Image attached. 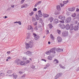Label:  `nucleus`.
I'll return each mask as SVG.
<instances>
[{"label": "nucleus", "instance_id": "obj_1", "mask_svg": "<svg viewBox=\"0 0 79 79\" xmlns=\"http://www.w3.org/2000/svg\"><path fill=\"white\" fill-rule=\"evenodd\" d=\"M26 48L27 49H29V48H32L34 47V45L32 43V42L31 41L29 42L28 43H27L26 44Z\"/></svg>", "mask_w": 79, "mask_h": 79}, {"label": "nucleus", "instance_id": "obj_2", "mask_svg": "<svg viewBox=\"0 0 79 79\" xmlns=\"http://www.w3.org/2000/svg\"><path fill=\"white\" fill-rule=\"evenodd\" d=\"M60 23L59 24L58 26L60 28H61L62 29H65V25H64V21H60Z\"/></svg>", "mask_w": 79, "mask_h": 79}, {"label": "nucleus", "instance_id": "obj_3", "mask_svg": "<svg viewBox=\"0 0 79 79\" xmlns=\"http://www.w3.org/2000/svg\"><path fill=\"white\" fill-rule=\"evenodd\" d=\"M68 32L67 31H64L62 33V35L63 37H67L68 36Z\"/></svg>", "mask_w": 79, "mask_h": 79}, {"label": "nucleus", "instance_id": "obj_4", "mask_svg": "<svg viewBox=\"0 0 79 79\" xmlns=\"http://www.w3.org/2000/svg\"><path fill=\"white\" fill-rule=\"evenodd\" d=\"M71 17H69L67 18L65 20V22L67 23H69L71 22Z\"/></svg>", "mask_w": 79, "mask_h": 79}, {"label": "nucleus", "instance_id": "obj_5", "mask_svg": "<svg viewBox=\"0 0 79 79\" xmlns=\"http://www.w3.org/2000/svg\"><path fill=\"white\" fill-rule=\"evenodd\" d=\"M65 16L64 15H59L58 17V18L60 19L61 20H63L62 21H64L65 19Z\"/></svg>", "mask_w": 79, "mask_h": 79}, {"label": "nucleus", "instance_id": "obj_6", "mask_svg": "<svg viewBox=\"0 0 79 79\" xmlns=\"http://www.w3.org/2000/svg\"><path fill=\"white\" fill-rule=\"evenodd\" d=\"M24 54L28 55V56H31L32 55V53L30 51H28L27 52L24 53Z\"/></svg>", "mask_w": 79, "mask_h": 79}, {"label": "nucleus", "instance_id": "obj_7", "mask_svg": "<svg viewBox=\"0 0 79 79\" xmlns=\"http://www.w3.org/2000/svg\"><path fill=\"white\" fill-rule=\"evenodd\" d=\"M15 63H17V65H20V63H21V60L19 59H16L15 61Z\"/></svg>", "mask_w": 79, "mask_h": 79}, {"label": "nucleus", "instance_id": "obj_8", "mask_svg": "<svg viewBox=\"0 0 79 79\" xmlns=\"http://www.w3.org/2000/svg\"><path fill=\"white\" fill-rule=\"evenodd\" d=\"M53 22L54 24H57L58 23L60 22V21L58 20V19L55 18L54 19Z\"/></svg>", "mask_w": 79, "mask_h": 79}, {"label": "nucleus", "instance_id": "obj_9", "mask_svg": "<svg viewBox=\"0 0 79 79\" xmlns=\"http://www.w3.org/2000/svg\"><path fill=\"white\" fill-rule=\"evenodd\" d=\"M62 75V73H58L56 76L55 79H58V78H59V77H60V76H61Z\"/></svg>", "mask_w": 79, "mask_h": 79}, {"label": "nucleus", "instance_id": "obj_10", "mask_svg": "<svg viewBox=\"0 0 79 79\" xmlns=\"http://www.w3.org/2000/svg\"><path fill=\"white\" fill-rule=\"evenodd\" d=\"M57 40L58 42L59 43H60L61 41H62V39L60 36H58L57 38Z\"/></svg>", "mask_w": 79, "mask_h": 79}, {"label": "nucleus", "instance_id": "obj_11", "mask_svg": "<svg viewBox=\"0 0 79 79\" xmlns=\"http://www.w3.org/2000/svg\"><path fill=\"white\" fill-rule=\"evenodd\" d=\"M69 29H70V30H71V31H73V29H74V27L72 24L70 25Z\"/></svg>", "mask_w": 79, "mask_h": 79}, {"label": "nucleus", "instance_id": "obj_12", "mask_svg": "<svg viewBox=\"0 0 79 79\" xmlns=\"http://www.w3.org/2000/svg\"><path fill=\"white\" fill-rule=\"evenodd\" d=\"M75 9H76V8L75 7H74L70 8L69 9V10L70 11H74V10H75Z\"/></svg>", "mask_w": 79, "mask_h": 79}, {"label": "nucleus", "instance_id": "obj_13", "mask_svg": "<svg viewBox=\"0 0 79 79\" xmlns=\"http://www.w3.org/2000/svg\"><path fill=\"white\" fill-rule=\"evenodd\" d=\"M78 27L77 25L73 27V29L74 31H76L78 30Z\"/></svg>", "mask_w": 79, "mask_h": 79}, {"label": "nucleus", "instance_id": "obj_14", "mask_svg": "<svg viewBox=\"0 0 79 79\" xmlns=\"http://www.w3.org/2000/svg\"><path fill=\"white\" fill-rule=\"evenodd\" d=\"M77 19L78 21H79V14L77 15V17L73 18V20H74V19Z\"/></svg>", "mask_w": 79, "mask_h": 79}, {"label": "nucleus", "instance_id": "obj_15", "mask_svg": "<svg viewBox=\"0 0 79 79\" xmlns=\"http://www.w3.org/2000/svg\"><path fill=\"white\" fill-rule=\"evenodd\" d=\"M56 50L58 52H63V49H60V48L56 49Z\"/></svg>", "mask_w": 79, "mask_h": 79}, {"label": "nucleus", "instance_id": "obj_16", "mask_svg": "<svg viewBox=\"0 0 79 79\" xmlns=\"http://www.w3.org/2000/svg\"><path fill=\"white\" fill-rule=\"evenodd\" d=\"M69 26L70 25H69V24H67L66 25L65 28L67 30H69Z\"/></svg>", "mask_w": 79, "mask_h": 79}, {"label": "nucleus", "instance_id": "obj_17", "mask_svg": "<svg viewBox=\"0 0 79 79\" xmlns=\"http://www.w3.org/2000/svg\"><path fill=\"white\" fill-rule=\"evenodd\" d=\"M28 30H32L33 29V27H32V26L31 25H29L28 26Z\"/></svg>", "mask_w": 79, "mask_h": 79}, {"label": "nucleus", "instance_id": "obj_18", "mask_svg": "<svg viewBox=\"0 0 79 79\" xmlns=\"http://www.w3.org/2000/svg\"><path fill=\"white\" fill-rule=\"evenodd\" d=\"M27 5H28L27 4H24L21 6V8H26L27 6Z\"/></svg>", "mask_w": 79, "mask_h": 79}, {"label": "nucleus", "instance_id": "obj_19", "mask_svg": "<svg viewBox=\"0 0 79 79\" xmlns=\"http://www.w3.org/2000/svg\"><path fill=\"white\" fill-rule=\"evenodd\" d=\"M49 16V15L45 14H44L43 17L44 18H47V17H48Z\"/></svg>", "mask_w": 79, "mask_h": 79}, {"label": "nucleus", "instance_id": "obj_20", "mask_svg": "<svg viewBox=\"0 0 79 79\" xmlns=\"http://www.w3.org/2000/svg\"><path fill=\"white\" fill-rule=\"evenodd\" d=\"M49 66H50V65L48 64H47L44 67V69H47V68L49 67Z\"/></svg>", "mask_w": 79, "mask_h": 79}, {"label": "nucleus", "instance_id": "obj_21", "mask_svg": "<svg viewBox=\"0 0 79 79\" xmlns=\"http://www.w3.org/2000/svg\"><path fill=\"white\" fill-rule=\"evenodd\" d=\"M51 53H53L55 51V49L53 48L51 49L50 51Z\"/></svg>", "mask_w": 79, "mask_h": 79}, {"label": "nucleus", "instance_id": "obj_22", "mask_svg": "<svg viewBox=\"0 0 79 79\" xmlns=\"http://www.w3.org/2000/svg\"><path fill=\"white\" fill-rule=\"evenodd\" d=\"M25 64H25L24 62L20 61V65L23 66V65H25Z\"/></svg>", "mask_w": 79, "mask_h": 79}, {"label": "nucleus", "instance_id": "obj_23", "mask_svg": "<svg viewBox=\"0 0 79 79\" xmlns=\"http://www.w3.org/2000/svg\"><path fill=\"white\" fill-rule=\"evenodd\" d=\"M54 19H53V18L52 17H51L49 18V20L50 21L51 23L53 21V20Z\"/></svg>", "mask_w": 79, "mask_h": 79}, {"label": "nucleus", "instance_id": "obj_24", "mask_svg": "<svg viewBox=\"0 0 79 79\" xmlns=\"http://www.w3.org/2000/svg\"><path fill=\"white\" fill-rule=\"evenodd\" d=\"M12 76H13L15 79H16L17 77H18V75H15V74H12Z\"/></svg>", "mask_w": 79, "mask_h": 79}, {"label": "nucleus", "instance_id": "obj_25", "mask_svg": "<svg viewBox=\"0 0 79 79\" xmlns=\"http://www.w3.org/2000/svg\"><path fill=\"white\" fill-rule=\"evenodd\" d=\"M54 63H55L56 64H57L58 63V60H57L56 59H55L54 60Z\"/></svg>", "mask_w": 79, "mask_h": 79}, {"label": "nucleus", "instance_id": "obj_26", "mask_svg": "<svg viewBox=\"0 0 79 79\" xmlns=\"http://www.w3.org/2000/svg\"><path fill=\"white\" fill-rule=\"evenodd\" d=\"M56 8L58 10H61V8H60V6L58 5L57 6Z\"/></svg>", "mask_w": 79, "mask_h": 79}, {"label": "nucleus", "instance_id": "obj_27", "mask_svg": "<svg viewBox=\"0 0 79 79\" xmlns=\"http://www.w3.org/2000/svg\"><path fill=\"white\" fill-rule=\"evenodd\" d=\"M39 38H40V36L37 35L35 37V40H38V39H39Z\"/></svg>", "mask_w": 79, "mask_h": 79}, {"label": "nucleus", "instance_id": "obj_28", "mask_svg": "<svg viewBox=\"0 0 79 79\" xmlns=\"http://www.w3.org/2000/svg\"><path fill=\"white\" fill-rule=\"evenodd\" d=\"M76 16V14L75 13L72 14V17H73V18H75Z\"/></svg>", "mask_w": 79, "mask_h": 79}, {"label": "nucleus", "instance_id": "obj_29", "mask_svg": "<svg viewBox=\"0 0 79 79\" xmlns=\"http://www.w3.org/2000/svg\"><path fill=\"white\" fill-rule=\"evenodd\" d=\"M13 73V71L11 70H9L7 72L8 74H11V73Z\"/></svg>", "mask_w": 79, "mask_h": 79}, {"label": "nucleus", "instance_id": "obj_30", "mask_svg": "<svg viewBox=\"0 0 79 79\" xmlns=\"http://www.w3.org/2000/svg\"><path fill=\"white\" fill-rule=\"evenodd\" d=\"M51 52H50V51H48L47 52H45V53H46V54L47 55H50V53Z\"/></svg>", "mask_w": 79, "mask_h": 79}, {"label": "nucleus", "instance_id": "obj_31", "mask_svg": "<svg viewBox=\"0 0 79 79\" xmlns=\"http://www.w3.org/2000/svg\"><path fill=\"white\" fill-rule=\"evenodd\" d=\"M35 18L37 21H38L39 19V16H38L37 15H35Z\"/></svg>", "mask_w": 79, "mask_h": 79}, {"label": "nucleus", "instance_id": "obj_32", "mask_svg": "<svg viewBox=\"0 0 79 79\" xmlns=\"http://www.w3.org/2000/svg\"><path fill=\"white\" fill-rule=\"evenodd\" d=\"M59 65L61 68L62 69H65V67H64V66H62L61 64H60Z\"/></svg>", "mask_w": 79, "mask_h": 79}, {"label": "nucleus", "instance_id": "obj_33", "mask_svg": "<svg viewBox=\"0 0 79 79\" xmlns=\"http://www.w3.org/2000/svg\"><path fill=\"white\" fill-rule=\"evenodd\" d=\"M59 14V12L58 11H56L54 12V14L55 15H58Z\"/></svg>", "mask_w": 79, "mask_h": 79}, {"label": "nucleus", "instance_id": "obj_34", "mask_svg": "<svg viewBox=\"0 0 79 79\" xmlns=\"http://www.w3.org/2000/svg\"><path fill=\"white\" fill-rule=\"evenodd\" d=\"M49 27L50 29H52L53 27V26L52 25V24H49Z\"/></svg>", "mask_w": 79, "mask_h": 79}, {"label": "nucleus", "instance_id": "obj_35", "mask_svg": "<svg viewBox=\"0 0 79 79\" xmlns=\"http://www.w3.org/2000/svg\"><path fill=\"white\" fill-rule=\"evenodd\" d=\"M48 60H50V61L51 60H52V57L50 56H48L47 58Z\"/></svg>", "mask_w": 79, "mask_h": 79}, {"label": "nucleus", "instance_id": "obj_36", "mask_svg": "<svg viewBox=\"0 0 79 79\" xmlns=\"http://www.w3.org/2000/svg\"><path fill=\"white\" fill-rule=\"evenodd\" d=\"M68 2H69L68 0H67L66 1H63V4H66L67 3H68Z\"/></svg>", "mask_w": 79, "mask_h": 79}, {"label": "nucleus", "instance_id": "obj_37", "mask_svg": "<svg viewBox=\"0 0 79 79\" xmlns=\"http://www.w3.org/2000/svg\"><path fill=\"white\" fill-rule=\"evenodd\" d=\"M50 36V37H51V39H52V40H53V39H54V37H53V35H52V34H51Z\"/></svg>", "mask_w": 79, "mask_h": 79}, {"label": "nucleus", "instance_id": "obj_38", "mask_svg": "<svg viewBox=\"0 0 79 79\" xmlns=\"http://www.w3.org/2000/svg\"><path fill=\"white\" fill-rule=\"evenodd\" d=\"M31 37V35H30V34H28L27 35V39H29V38H30Z\"/></svg>", "mask_w": 79, "mask_h": 79}, {"label": "nucleus", "instance_id": "obj_39", "mask_svg": "<svg viewBox=\"0 0 79 79\" xmlns=\"http://www.w3.org/2000/svg\"><path fill=\"white\" fill-rule=\"evenodd\" d=\"M22 60H24V61H26V60H27V59H26V57H23L22 58Z\"/></svg>", "mask_w": 79, "mask_h": 79}, {"label": "nucleus", "instance_id": "obj_40", "mask_svg": "<svg viewBox=\"0 0 79 79\" xmlns=\"http://www.w3.org/2000/svg\"><path fill=\"white\" fill-rule=\"evenodd\" d=\"M57 32L59 34H61V31L59 30H57Z\"/></svg>", "mask_w": 79, "mask_h": 79}, {"label": "nucleus", "instance_id": "obj_41", "mask_svg": "<svg viewBox=\"0 0 79 79\" xmlns=\"http://www.w3.org/2000/svg\"><path fill=\"white\" fill-rule=\"evenodd\" d=\"M36 31H37L38 30V28H37V26H36L35 27L34 29Z\"/></svg>", "mask_w": 79, "mask_h": 79}, {"label": "nucleus", "instance_id": "obj_42", "mask_svg": "<svg viewBox=\"0 0 79 79\" xmlns=\"http://www.w3.org/2000/svg\"><path fill=\"white\" fill-rule=\"evenodd\" d=\"M30 16H32L34 15V12H32L29 14Z\"/></svg>", "mask_w": 79, "mask_h": 79}, {"label": "nucleus", "instance_id": "obj_43", "mask_svg": "<svg viewBox=\"0 0 79 79\" xmlns=\"http://www.w3.org/2000/svg\"><path fill=\"white\" fill-rule=\"evenodd\" d=\"M38 13H39L38 15L42 14V12H41V10H40L38 11Z\"/></svg>", "mask_w": 79, "mask_h": 79}, {"label": "nucleus", "instance_id": "obj_44", "mask_svg": "<svg viewBox=\"0 0 79 79\" xmlns=\"http://www.w3.org/2000/svg\"><path fill=\"white\" fill-rule=\"evenodd\" d=\"M38 16H39L40 18H41V17H42L43 14H41L39 15Z\"/></svg>", "mask_w": 79, "mask_h": 79}, {"label": "nucleus", "instance_id": "obj_45", "mask_svg": "<svg viewBox=\"0 0 79 79\" xmlns=\"http://www.w3.org/2000/svg\"><path fill=\"white\" fill-rule=\"evenodd\" d=\"M33 24L34 26H36L37 24V22H36L35 23H33Z\"/></svg>", "mask_w": 79, "mask_h": 79}, {"label": "nucleus", "instance_id": "obj_46", "mask_svg": "<svg viewBox=\"0 0 79 79\" xmlns=\"http://www.w3.org/2000/svg\"><path fill=\"white\" fill-rule=\"evenodd\" d=\"M32 21L33 22H34V21H35V18H33Z\"/></svg>", "mask_w": 79, "mask_h": 79}, {"label": "nucleus", "instance_id": "obj_47", "mask_svg": "<svg viewBox=\"0 0 79 79\" xmlns=\"http://www.w3.org/2000/svg\"><path fill=\"white\" fill-rule=\"evenodd\" d=\"M37 8H35L33 9V11H37Z\"/></svg>", "mask_w": 79, "mask_h": 79}, {"label": "nucleus", "instance_id": "obj_48", "mask_svg": "<svg viewBox=\"0 0 79 79\" xmlns=\"http://www.w3.org/2000/svg\"><path fill=\"white\" fill-rule=\"evenodd\" d=\"M25 63L27 64V63H30V61L27 60L25 62Z\"/></svg>", "mask_w": 79, "mask_h": 79}, {"label": "nucleus", "instance_id": "obj_49", "mask_svg": "<svg viewBox=\"0 0 79 79\" xmlns=\"http://www.w3.org/2000/svg\"><path fill=\"white\" fill-rule=\"evenodd\" d=\"M60 5L61 6V7H62L64 5L63 4L60 3Z\"/></svg>", "mask_w": 79, "mask_h": 79}, {"label": "nucleus", "instance_id": "obj_50", "mask_svg": "<svg viewBox=\"0 0 79 79\" xmlns=\"http://www.w3.org/2000/svg\"><path fill=\"white\" fill-rule=\"evenodd\" d=\"M33 35H34V36L35 37L37 36V35L35 33H33Z\"/></svg>", "mask_w": 79, "mask_h": 79}, {"label": "nucleus", "instance_id": "obj_51", "mask_svg": "<svg viewBox=\"0 0 79 79\" xmlns=\"http://www.w3.org/2000/svg\"><path fill=\"white\" fill-rule=\"evenodd\" d=\"M40 3H42V1H40L38 2L37 3L38 4V5H39V4H40Z\"/></svg>", "mask_w": 79, "mask_h": 79}, {"label": "nucleus", "instance_id": "obj_52", "mask_svg": "<svg viewBox=\"0 0 79 79\" xmlns=\"http://www.w3.org/2000/svg\"><path fill=\"white\" fill-rule=\"evenodd\" d=\"M1 76H4V73H1L0 74Z\"/></svg>", "mask_w": 79, "mask_h": 79}, {"label": "nucleus", "instance_id": "obj_53", "mask_svg": "<svg viewBox=\"0 0 79 79\" xmlns=\"http://www.w3.org/2000/svg\"><path fill=\"white\" fill-rule=\"evenodd\" d=\"M42 61H45V62H46L47 61V60H46L44 59H42L41 60Z\"/></svg>", "mask_w": 79, "mask_h": 79}, {"label": "nucleus", "instance_id": "obj_54", "mask_svg": "<svg viewBox=\"0 0 79 79\" xmlns=\"http://www.w3.org/2000/svg\"><path fill=\"white\" fill-rule=\"evenodd\" d=\"M19 25H21V22L20 21H19Z\"/></svg>", "mask_w": 79, "mask_h": 79}, {"label": "nucleus", "instance_id": "obj_55", "mask_svg": "<svg viewBox=\"0 0 79 79\" xmlns=\"http://www.w3.org/2000/svg\"><path fill=\"white\" fill-rule=\"evenodd\" d=\"M11 6L12 8H14L15 7V6L13 4L11 5Z\"/></svg>", "mask_w": 79, "mask_h": 79}, {"label": "nucleus", "instance_id": "obj_56", "mask_svg": "<svg viewBox=\"0 0 79 79\" xmlns=\"http://www.w3.org/2000/svg\"><path fill=\"white\" fill-rule=\"evenodd\" d=\"M24 1H23V0H22V1H21L20 3H21V4H23V3H24Z\"/></svg>", "mask_w": 79, "mask_h": 79}, {"label": "nucleus", "instance_id": "obj_57", "mask_svg": "<svg viewBox=\"0 0 79 79\" xmlns=\"http://www.w3.org/2000/svg\"><path fill=\"white\" fill-rule=\"evenodd\" d=\"M31 68L32 69H34V68H35V66L32 65L31 67Z\"/></svg>", "mask_w": 79, "mask_h": 79}, {"label": "nucleus", "instance_id": "obj_58", "mask_svg": "<svg viewBox=\"0 0 79 79\" xmlns=\"http://www.w3.org/2000/svg\"><path fill=\"white\" fill-rule=\"evenodd\" d=\"M25 76H26V74H24L22 77L24 78Z\"/></svg>", "mask_w": 79, "mask_h": 79}, {"label": "nucleus", "instance_id": "obj_59", "mask_svg": "<svg viewBox=\"0 0 79 79\" xmlns=\"http://www.w3.org/2000/svg\"><path fill=\"white\" fill-rule=\"evenodd\" d=\"M10 53H11V52H10V51H8L6 52V53H7V54H8L9 55V54H10Z\"/></svg>", "mask_w": 79, "mask_h": 79}, {"label": "nucleus", "instance_id": "obj_60", "mask_svg": "<svg viewBox=\"0 0 79 79\" xmlns=\"http://www.w3.org/2000/svg\"><path fill=\"white\" fill-rule=\"evenodd\" d=\"M7 59L8 60H10V59H11V58L10 57H8L7 58Z\"/></svg>", "mask_w": 79, "mask_h": 79}, {"label": "nucleus", "instance_id": "obj_61", "mask_svg": "<svg viewBox=\"0 0 79 79\" xmlns=\"http://www.w3.org/2000/svg\"><path fill=\"white\" fill-rule=\"evenodd\" d=\"M40 22H42V19L41 18L40 19Z\"/></svg>", "mask_w": 79, "mask_h": 79}, {"label": "nucleus", "instance_id": "obj_62", "mask_svg": "<svg viewBox=\"0 0 79 79\" xmlns=\"http://www.w3.org/2000/svg\"><path fill=\"white\" fill-rule=\"evenodd\" d=\"M77 11H79V9L78 8H77L76 10Z\"/></svg>", "mask_w": 79, "mask_h": 79}, {"label": "nucleus", "instance_id": "obj_63", "mask_svg": "<svg viewBox=\"0 0 79 79\" xmlns=\"http://www.w3.org/2000/svg\"><path fill=\"white\" fill-rule=\"evenodd\" d=\"M19 73H20V74H23V72L20 71L19 72Z\"/></svg>", "mask_w": 79, "mask_h": 79}, {"label": "nucleus", "instance_id": "obj_64", "mask_svg": "<svg viewBox=\"0 0 79 79\" xmlns=\"http://www.w3.org/2000/svg\"><path fill=\"white\" fill-rule=\"evenodd\" d=\"M77 26H78V27L79 28V23L77 24Z\"/></svg>", "mask_w": 79, "mask_h": 79}]
</instances>
